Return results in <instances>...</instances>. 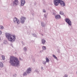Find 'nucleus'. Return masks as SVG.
Wrapping results in <instances>:
<instances>
[{
    "label": "nucleus",
    "instance_id": "nucleus-1",
    "mask_svg": "<svg viewBox=\"0 0 77 77\" xmlns=\"http://www.w3.org/2000/svg\"><path fill=\"white\" fill-rule=\"evenodd\" d=\"M9 62L11 65L14 66H20V61L17 57H11L10 58Z\"/></svg>",
    "mask_w": 77,
    "mask_h": 77
},
{
    "label": "nucleus",
    "instance_id": "nucleus-2",
    "mask_svg": "<svg viewBox=\"0 0 77 77\" xmlns=\"http://www.w3.org/2000/svg\"><path fill=\"white\" fill-rule=\"evenodd\" d=\"M6 36L8 40L11 42H14L15 41V35H12L9 34H6Z\"/></svg>",
    "mask_w": 77,
    "mask_h": 77
},
{
    "label": "nucleus",
    "instance_id": "nucleus-3",
    "mask_svg": "<svg viewBox=\"0 0 77 77\" xmlns=\"http://www.w3.org/2000/svg\"><path fill=\"white\" fill-rule=\"evenodd\" d=\"M65 22L68 24L69 25V26H71L72 25V23H71V21L69 19L66 18L65 19Z\"/></svg>",
    "mask_w": 77,
    "mask_h": 77
},
{
    "label": "nucleus",
    "instance_id": "nucleus-4",
    "mask_svg": "<svg viewBox=\"0 0 77 77\" xmlns=\"http://www.w3.org/2000/svg\"><path fill=\"white\" fill-rule=\"evenodd\" d=\"M14 22L15 23H17V24L18 25L20 24V22L19 21V20H18L17 18L16 17H14L13 19Z\"/></svg>",
    "mask_w": 77,
    "mask_h": 77
},
{
    "label": "nucleus",
    "instance_id": "nucleus-5",
    "mask_svg": "<svg viewBox=\"0 0 77 77\" xmlns=\"http://www.w3.org/2000/svg\"><path fill=\"white\" fill-rule=\"evenodd\" d=\"M20 20L21 23L24 24L26 20V17L22 16L20 18Z\"/></svg>",
    "mask_w": 77,
    "mask_h": 77
},
{
    "label": "nucleus",
    "instance_id": "nucleus-6",
    "mask_svg": "<svg viewBox=\"0 0 77 77\" xmlns=\"http://www.w3.org/2000/svg\"><path fill=\"white\" fill-rule=\"evenodd\" d=\"M60 0H54V2L55 6H58L59 4L60 3Z\"/></svg>",
    "mask_w": 77,
    "mask_h": 77
},
{
    "label": "nucleus",
    "instance_id": "nucleus-7",
    "mask_svg": "<svg viewBox=\"0 0 77 77\" xmlns=\"http://www.w3.org/2000/svg\"><path fill=\"white\" fill-rule=\"evenodd\" d=\"M19 3V2L18 0H14L13 2V6H16L18 5Z\"/></svg>",
    "mask_w": 77,
    "mask_h": 77
},
{
    "label": "nucleus",
    "instance_id": "nucleus-8",
    "mask_svg": "<svg viewBox=\"0 0 77 77\" xmlns=\"http://www.w3.org/2000/svg\"><path fill=\"white\" fill-rule=\"evenodd\" d=\"M32 72V69L30 68H29L26 70V73L27 74H29Z\"/></svg>",
    "mask_w": 77,
    "mask_h": 77
},
{
    "label": "nucleus",
    "instance_id": "nucleus-9",
    "mask_svg": "<svg viewBox=\"0 0 77 77\" xmlns=\"http://www.w3.org/2000/svg\"><path fill=\"white\" fill-rule=\"evenodd\" d=\"M60 3L61 5V6L62 7H63V6H65V3L62 0H60Z\"/></svg>",
    "mask_w": 77,
    "mask_h": 77
},
{
    "label": "nucleus",
    "instance_id": "nucleus-10",
    "mask_svg": "<svg viewBox=\"0 0 77 77\" xmlns=\"http://www.w3.org/2000/svg\"><path fill=\"white\" fill-rule=\"evenodd\" d=\"M55 17L57 20H58V19H60L61 18V17L59 15H55Z\"/></svg>",
    "mask_w": 77,
    "mask_h": 77
},
{
    "label": "nucleus",
    "instance_id": "nucleus-11",
    "mask_svg": "<svg viewBox=\"0 0 77 77\" xmlns=\"http://www.w3.org/2000/svg\"><path fill=\"white\" fill-rule=\"evenodd\" d=\"M26 3L25 0H21V6H24V4Z\"/></svg>",
    "mask_w": 77,
    "mask_h": 77
},
{
    "label": "nucleus",
    "instance_id": "nucleus-12",
    "mask_svg": "<svg viewBox=\"0 0 77 77\" xmlns=\"http://www.w3.org/2000/svg\"><path fill=\"white\" fill-rule=\"evenodd\" d=\"M46 41L45 40L43 39H42V43L43 45H45V44L46 43Z\"/></svg>",
    "mask_w": 77,
    "mask_h": 77
},
{
    "label": "nucleus",
    "instance_id": "nucleus-13",
    "mask_svg": "<svg viewBox=\"0 0 77 77\" xmlns=\"http://www.w3.org/2000/svg\"><path fill=\"white\" fill-rule=\"evenodd\" d=\"M41 25L42 27H45L46 25V24L44 23V22H42L41 23Z\"/></svg>",
    "mask_w": 77,
    "mask_h": 77
},
{
    "label": "nucleus",
    "instance_id": "nucleus-14",
    "mask_svg": "<svg viewBox=\"0 0 77 77\" xmlns=\"http://www.w3.org/2000/svg\"><path fill=\"white\" fill-rule=\"evenodd\" d=\"M4 66L3 63L2 62H0V67L1 68H3Z\"/></svg>",
    "mask_w": 77,
    "mask_h": 77
},
{
    "label": "nucleus",
    "instance_id": "nucleus-15",
    "mask_svg": "<svg viewBox=\"0 0 77 77\" xmlns=\"http://www.w3.org/2000/svg\"><path fill=\"white\" fill-rule=\"evenodd\" d=\"M46 63H48L50 62V60L48 59V57H46Z\"/></svg>",
    "mask_w": 77,
    "mask_h": 77
},
{
    "label": "nucleus",
    "instance_id": "nucleus-16",
    "mask_svg": "<svg viewBox=\"0 0 77 77\" xmlns=\"http://www.w3.org/2000/svg\"><path fill=\"white\" fill-rule=\"evenodd\" d=\"M60 14L62 15H64V13L62 11H60Z\"/></svg>",
    "mask_w": 77,
    "mask_h": 77
},
{
    "label": "nucleus",
    "instance_id": "nucleus-17",
    "mask_svg": "<svg viewBox=\"0 0 77 77\" xmlns=\"http://www.w3.org/2000/svg\"><path fill=\"white\" fill-rule=\"evenodd\" d=\"M1 57L2 60H5V56L3 55H2Z\"/></svg>",
    "mask_w": 77,
    "mask_h": 77
},
{
    "label": "nucleus",
    "instance_id": "nucleus-18",
    "mask_svg": "<svg viewBox=\"0 0 77 77\" xmlns=\"http://www.w3.org/2000/svg\"><path fill=\"white\" fill-rule=\"evenodd\" d=\"M27 50V48H26V47H24L23 48V51H25V52H26Z\"/></svg>",
    "mask_w": 77,
    "mask_h": 77
},
{
    "label": "nucleus",
    "instance_id": "nucleus-19",
    "mask_svg": "<svg viewBox=\"0 0 77 77\" xmlns=\"http://www.w3.org/2000/svg\"><path fill=\"white\" fill-rule=\"evenodd\" d=\"M42 49L43 50H46V47L45 46H43L42 47Z\"/></svg>",
    "mask_w": 77,
    "mask_h": 77
},
{
    "label": "nucleus",
    "instance_id": "nucleus-20",
    "mask_svg": "<svg viewBox=\"0 0 77 77\" xmlns=\"http://www.w3.org/2000/svg\"><path fill=\"white\" fill-rule=\"evenodd\" d=\"M42 63L43 64V65H45L46 64V63H47V62H46V61H43L42 62Z\"/></svg>",
    "mask_w": 77,
    "mask_h": 77
},
{
    "label": "nucleus",
    "instance_id": "nucleus-21",
    "mask_svg": "<svg viewBox=\"0 0 77 77\" xmlns=\"http://www.w3.org/2000/svg\"><path fill=\"white\" fill-rule=\"evenodd\" d=\"M27 75V73H26V72H24L23 74V76H26Z\"/></svg>",
    "mask_w": 77,
    "mask_h": 77
},
{
    "label": "nucleus",
    "instance_id": "nucleus-22",
    "mask_svg": "<svg viewBox=\"0 0 77 77\" xmlns=\"http://www.w3.org/2000/svg\"><path fill=\"white\" fill-rule=\"evenodd\" d=\"M4 29V27L3 26L0 25V29Z\"/></svg>",
    "mask_w": 77,
    "mask_h": 77
},
{
    "label": "nucleus",
    "instance_id": "nucleus-23",
    "mask_svg": "<svg viewBox=\"0 0 77 77\" xmlns=\"http://www.w3.org/2000/svg\"><path fill=\"white\" fill-rule=\"evenodd\" d=\"M32 36H34V37H36V35L35 34H32Z\"/></svg>",
    "mask_w": 77,
    "mask_h": 77
},
{
    "label": "nucleus",
    "instance_id": "nucleus-24",
    "mask_svg": "<svg viewBox=\"0 0 77 77\" xmlns=\"http://www.w3.org/2000/svg\"><path fill=\"white\" fill-rule=\"evenodd\" d=\"M53 57L56 59H57V57H56V56H55V55H53Z\"/></svg>",
    "mask_w": 77,
    "mask_h": 77
},
{
    "label": "nucleus",
    "instance_id": "nucleus-25",
    "mask_svg": "<svg viewBox=\"0 0 77 77\" xmlns=\"http://www.w3.org/2000/svg\"><path fill=\"white\" fill-rule=\"evenodd\" d=\"M35 72H36L37 73H38V72H39V71H38V69H35Z\"/></svg>",
    "mask_w": 77,
    "mask_h": 77
},
{
    "label": "nucleus",
    "instance_id": "nucleus-26",
    "mask_svg": "<svg viewBox=\"0 0 77 77\" xmlns=\"http://www.w3.org/2000/svg\"><path fill=\"white\" fill-rule=\"evenodd\" d=\"M42 11L43 12H46V11L45 9H43Z\"/></svg>",
    "mask_w": 77,
    "mask_h": 77
},
{
    "label": "nucleus",
    "instance_id": "nucleus-27",
    "mask_svg": "<svg viewBox=\"0 0 77 77\" xmlns=\"http://www.w3.org/2000/svg\"><path fill=\"white\" fill-rule=\"evenodd\" d=\"M44 17L46 18H47V14H45L44 15Z\"/></svg>",
    "mask_w": 77,
    "mask_h": 77
},
{
    "label": "nucleus",
    "instance_id": "nucleus-28",
    "mask_svg": "<svg viewBox=\"0 0 77 77\" xmlns=\"http://www.w3.org/2000/svg\"><path fill=\"white\" fill-rule=\"evenodd\" d=\"M43 51H44V50L43 49L41 51H40V53H42V52H43Z\"/></svg>",
    "mask_w": 77,
    "mask_h": 77
},
{
    "label": "nucleus",
    "instance_id": "nucleus-29",
    "mask_svg": "<svg viewBox=\"0 0 77 77\" xmlns=\"http://www.w3.org/2000/svg\"><path fill=\"white\" fill-rule=\"evenodd\" d=\"M64 77H68V75L65 74L64 75Z\"/></svg>",
    "mask_w": 77,
    "mask_h": 77
},
{
    "label": "nucleus",
    "instance_id": "nucleus-30",
    "mask_svg": "<svg viewBox=\"0 0 77 77\" xmlns=\"http://www.w3.org/2000/svg\"><path fill=\"white\" fill-rule=\"evenodd\" d=\"M17 74H14V75L13 76L14 77H17Z\"/></svg>",
    "mask_w": 77,
    "mask_h": 77
},
{
    "label": "nucleus",
    "instance_id": "nucleus-31",
    "mask_svg": "<svg viewBox=\"0 0 77 77\" xmlns=\"http://www.w3.org/2000/svg\"><path fill=\"white\" fill-rule=\"evenodd\" d=\"M41 68L42 70H43V69H44V67H43L42 66Z\"/></svg>",
    "mask_w": 77,
    "mask_h": 77
},
{
    "label": "nucleus",
    "instance_id": "nucleus-32",
    "mask_svg": "<svg viewBox=\"0 0 77 77\" xmlns=\"http://www.w3.org/2000/svg\"><path fill=\"white\" fill-rule=\"evenodd\" d=\"M32 61L33 62H35V59H32Z\"/></svg>",
    "mask_w": 77,
    "mask_h": 77
},
{
    "label": "nucleus",
    "instance_id": "nucleus-33",
    "mask_svg": "<svg viewBox=\"0 0 77 77\" xmlns=\"http://www.w3.org/2000/svg\"><path fill=\"white\" fill-rule=\"evenodd\" d=\"M58 53H60V50H58Z\"/></svg>",
    "mask_w": 77,
    "mask_h": 77
},
{
    "label": "nucleus",
    "instance_id": "nucleus-34",
    "mask_svg": "<svg viewBox=\"0 0 77 77\" xmlns=\"http://www.w3.org/2000/svg\"><path fill=\"white\" fill-rule=\"evenodd\" d=\"M2 34V31L0 30V35H1Z\"/></svg>",
    "mask_w": 77,
    "mask_h": 77
},
{
    "label": "nucleus",
    "instance_id": "nucleus-35",
    "mask_svg": "<svg viewBox=\"0 0 77 77\" xmlns=\"http://www.w3.org/2000/svg\"><path fill=\"white\" fill-rule=\"evenodd\" d=\"M20 60H21V58L20 57Z\"/></svg>",
    "mask_w": 77,
    "mask_h": 77
},
{
    "label": "nucleus",
    "instance_id": "nucleus-36",
    "mask_svg": "<svg viewBox=\"0 0 77 77\" xmlns=\"http://www.w3.org/2000/svg\"><path fill=\"white\" fill-rule=\"evenodd\" d=\"M0 40H1V38H0Z\"/></svg>",
    "mask_w": 77,
    "mask_h": 77
},
{
    "label": "nucleus",
    "instance_id": "nucleus-37",
    "mask_svg": "<svg viewBox=\"0 0 77 77\" xmlns=\"http://www.w3.org/2000/svg\"><path fill=\"white\" fill-rule=\"evenodd\" d=\"M12 47H13V46H12Z\"/></svg>",
    "mask_w": 77,
    "mask_h": 77
},
{
    "label": "nucleus",
    "instance_id": "nucleus-38",
    "mask_svg": "<svg viewBox=\"0 0 77 77\" xmlns=\"http://www.w3.org/2000/svg\"><path fill=\"white\" fill-rule=\"evenodd\" d=\"M4 44H5V42H4Z\"/></svg>",
    "mask_w": 77,
    "mask_h": 77
}]
</instances>
